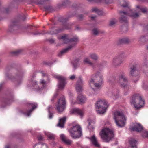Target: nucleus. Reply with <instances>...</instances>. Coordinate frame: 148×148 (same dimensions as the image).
Instances as JSON below:
<instances>
[{"mask_svg": "<svg viewBox=\"0 0 148 148\" xmlns=\"http://www.w3.org/2000/svg\"><path fill=\"white\" fill-rule=\"evenodd\" d=\"M22 51L21 50H18L17 51H13L12 53L15 56H17L20 54L21 52Z\"/></svg>", "mask_w": 148, "mask_h": 148, "instance_id": "obj_32", "label": "nucleus"}, {"mask_svg": "<svg viewBox=\"0 0 148 148\" xmlns=\"http://www.w3.org/2000/svg\"><path fill=\"white\" fill-rule=\"evenodd\" d=\"M60 138L66 144L70 145L72 143V141L67 138L64 134H62L60 136Z\"/></svg>", "mask_w": 148, "mask_h": 148, "instance_id": "obj_17", "label": "nucleus"}, {"mask_svg": "<svg viewBox=\"0 0 148 148\" xmlns=\"http://www.w3.org/2000/svg\"><path fill=\"white\" fill-rule=\"evenodd\" d=\"M101 138L106 142L110 141L114 137L113 131L108 128L103 129L99 133Z\"/></svg>", "mask_w": 148, "mask_h": 148, "instance_id": "obj_3", "label": "nucleus"}, {"mask_svg": "<svg viewBox=\"0 0 148 148\" xmlns=\"http://www.w3.org/2000/svg\"><path fill=\"white\" fill-rule=\"evenodd\" d=\"M148 63V60H147L146 58H144L143 60V64L144 65L146 66Z\"/></svg>", "mask_w": 148, "mask_h": 148, "instance_id": "obj_47", "label": "nucleus"}, {"mask_svg": "<svg viewBox=\"0 0 148 148\" xmlns=\"http://www.w3.org/2000/svg\"><path fill=\"white\" fill-rule=\"evenodd\" d=\"M77 17L78 19L80 21L83 20V18H84L82 14H80L78 15L77 16Z\"/></svg>", "mask_w": 148, "mask_h": 148, "instance_id": "obj_45", "label": "nucleus"}, {"mask_svg": "<svg viewBox=\"0 0 148 148\" xmlns=\"http://www.w3.org/2000/svg\"><path fill=\"white\" fill-rule=\"evenodd\" d=\"M136 8L139 9L143 13H145L147 11V10L146 8L143 7L139 6H137Z\"/></svg>", "mask_w": 148, "mask_h": 148, "instance_id": "obj_28", "label": "nucleus"}, {"mask_svg": "<svg viewBox=\"0 0 148 148\" xmlns=\"http://www.w3.org/2000/svg\"><path fill=\"white\" fill-rule=\"evenodd\" d=\"M44 9L46 11H51L53 10V9L52 7L49 5L45 6Z\"/></svg>", "mask_w": 148, "mask_h": 148, "instance_id": "obj_33", "label": "nucleus"}, {"mask_svg": "<svg viewBox=\"0 0 148 148\" xmlns=\"http://www.w3.org/2000/svg\"><path fill=\"white\" fill-rule=\"evenodd\" d=\"M78 65H79V64H78V63H74L73 64V66H74V67L75 68H76L77 66H78Z\"/></svg>", "mask_w": 148, "mask_h": 148, "instance_id": "obj_53", "label": "nucleus"}, {"mask_svg": "<svg viewBox=\"0 0 148 148\" xmlns=\"http://www.w3.org/2000/svg\"><path fill=\"white\" fill-rule=\"evenodd\" d=\"M119 14L121 15L119 18V22L121 23H126L127 22V21L125 16L127 15L130 16L134 18L138 17L139 16V14L137 13H134L130 10V12L127 11V12H123L120 11Z\"/></svg>", "mask_w": 148, "mask_h": 148, "instance_id": "obj_5", "label": "nucleus"}, {"mask_svg": "<svg viewBox=\"0 0 148 148\" xmlns=\"http://www.w3.org/2000/svg\"><path fill=\"white\" fill-rule=\"evenodd\" d=\"M79 59H78L77 60V62H78L79 61Z\"/></svg>", "mask_w": 148, "mask_h": 148, "instance_id": "obj_62", "label": "nucleus"}, {"mask_svg": "<svg viewBox=\"0 0 148 148\" xmlns=\"http://www.w3.org/2000/svg\"><path fill=\"white\" fill-rule=\"evenodd\" d=\"M92 144L96 147L99 148L100 147V145L99 143L97 138L95 135H93L91 137L89 138Z\"/></svg>", "mask_w": 148, "mask_h": 148, "instance_id": "obj_13", "label": "nucleus"}, {"mask_svg": "<svg viewBox=\"0 0 148 148\" xmlns=\"http://www.w3.org/2000/svg\"><path fill=\"white\" fill-rule=\"evenodd\" d=\"M58 94H57V93H56V94L54 95V97H55V98H56V97L57 96H58Z\"/></svg>", "mask_w": 148, "mask_h": 148, "instance_id": "obj_58", "label": "nucleus"}, {"mask_svg": "<svg viewBox=\"0 0 148 148\" xmlns=\"http://www.w3.org/2000/svg\"><path fill=\"white\" fill-rule=\"evenodd\" d=\"M28 105L30 107H32V109L27 111V115L29 116L30 115V114L33 110L37 107V105H35L32 103H28Z\"/></svg>", "mask_w": 148, "mask_h": 148, "instance_id": "obj_22", "label": "nucleus"}, {"mask_svg": "<svg viewBox=\"0 0 148 148\" xmlns=\"http://www.w3.org/2000/svg\"><path fill=\"white\" fill-rule=\"evenodd\" d=\"M46 41L49 42L50 44H53L54 43L55 40L53 39H48L46 40Z\"/></svg>", "mask_w": 148, "mask_h": 148, "instance_id": "obj_41", "label": "nucleus"}, {"mask_svg": "<svg viewBox=\"0 0 148 148\" xmlns=\"http://www.w3.org/2000/svg\"><path fill=\"white\" fill-rule=\"evenodd\" d=\"M105 63V62H101L99 64V65L98 66V67L100 70L101 69L103 68L104 66V65Z\"/></svg>", "mask_w": 148, "mask_h": 148, "instance_id": "obj_39", "label": "nucleus"}, {"mask_svg": "<svg viewBox=\"0 0 148 148\" xmlns=\"http://www.w3.org/2000/svg\"><path fill=\"white\" fill-rule=\"evenodd\" d=\"M144 101L142 99L140 95L136 94L132 97L131 103L133 104L135 108L139 109L143 107L144 104Z\"/></svg>", "mask_w": 148, "mask_h": 148, "instance_id": "obj_2", "label": "nucleus"}, {"mask_svg": "<svg viewBox=\"0 0 148 148\" xmlns=\"http://www.w3.org/2000/svg\"><path fill=\"white\" fill-rule=\"evenodd\" d=\"M123 60L120 55H118L114 58L112 60V64L115 67L119 66L123 63Z\"/></svg>", "mask_w": 148, "mask_h": 148, "instance_id": "obj_12", "label": "nucleus"}, {"mask_svg": "<svg viewBox=\"0 0 148 148\" xmlns=\"http://www.w3.org/2000/svg\"><path fill=\"white\" fill-rule=\"evenodd\" d=\"M131 42V40L127 38H120L117 41L118 45L122 44H128Z\"/></svg>", "mask_w": 148, "mask_h": 148, "instance_id": "obj_15", "label": "nucleus"}, {"mask_svg": "<svg viewBox=\"0 0 148 148\" xmlns=\"http://www.w3.org/2000/svg\"><path fill=\"white\" fill-rule=\"evenodd\" d=\"M66 105V102L64 97L62 96L58 100L56 105V109L59 112H61L64 110Z\"/></svg>", "mask_w": 148, "mask_h": 148, "instance_id": "obj_8", "label": "nucleus"}, {"mask_svg": "<svg viewBox=\"0 0 148 148\" xmlns=\"http://www.w3.org/2000/svg\"><path fill=\"white\" fill-rule=\"evenodd\" d=\"M40 84H42L43 86H44V85L46 84V82L44 81V80H42L40 82Z\"/></svg>", "mask_w": 148, "mask_h": 148, "instance_id": "obj_51", "label": "nucleus"}, {"mask_svg": "<svg viewBox=\"0 0 148 148\" xmlns=\"http://www.w3.org/2000/svg\"><path fill=\"white\" fill-rule=\"evenodd\" d=\"M71 114L73 113L77 114L81 116H82L83 115V112L81 110L77 108L72 110L71 111Z\"/></svg>", "mask_w": 148, "mask_h": 148, "instance_id": "obj_20", "label": "nucleus"}, {"mask_svg": "<svg viewBox=\"0 0 148 148\" xmlns=\"http://www.w3.org/2000/svg\"><path fill=\"white\" fill-rule=\"evenodd\" d=\"M83 85L82 80L80 78H79L77 82L76 86H83Z\"/></svg>", "mask_w": 148, "mask_h": 148, "instance_id": "obj_30", "label": "nucleus"}, {"mask_svg": "<svg viewBox=\"0 0 148 148\" xmlns=\"http://www.w3.org/2000/svg\"><path fill=\"white\" fill-rule=\"evenodd\" d=\"M130 146L128 148H137L136 146V141L134 139H131L129 141Z\"/></svg>", "mask_w": 148, "mask_h": 148, "instance_id": "obj_18", "label": "nucleus"}, {"mask_svg": "<svg viewBox=\"0 0 148 148\" xmlns=\"http://www.w3.org/2000/svg\"><path fill=\"white\" fill-rule=\"evenodd\" d=\"M96 110L99 114H103L105 113L108 106V102L105 100H100L95 104Z\"/></svg>", "mask_w": 148, "mask_h": 148, "instance_id": "obj_4", "label": "nucleus"}, {"mask_svg": "<svg viewBox=\"0 0 148 148\" xmlns=\"http://www.w3.org/2000/svg\"><path fill=\"white\" fill-rule=\"evenodd\" d=\"M82 87L83 86H76V89L77 91L78 92H82L83 90Z\"/></svg>", "mask_w": 148, "mask_h": 148, "instance_id": "obj_35", "label": "nucleus"}, {"mask_svg": "<svg viewBox=\"0 0 148 148\" xmlns=\"http://www.w3.org/2000/svg\"><path fill=\"white\" fill-rule=\"evenodd\" d=\"M96 16H91V18L92 20H94L95 18H96Z\"/></svg>", "mask_w": 148, "mask_h": 148, "instance_id": "obj_56", "label": "nucleus"}, {"mask_svg": "<svg viewBox=\"0 0 148 148\" xmlns=\"http://www.w3.org/2000/svg\"><path fill=\"white\" fill-rule=\"evenodd\" d=\"M34 148H48V147L47 145L45 144L38 143L34 146Z\"/></svg>", "mask_w": 148, "mask_h": 148, "instance_id": "obj_23", "label": "nucleus"}, {"mask_svg": "<svg viewBox=\"0 0 148 148\" xmlns=\"http://www.w3.org/2000/svg\"><path fill=\"white\" fill-rule=\"evenodd\" d=\"M147 49H148V46H147Z\"/></svg>", "mask_w": 148, "mask_h": 148, "instance_id": "obj_63", "label": "nucleus"}, {"mask_svg": "<svg viewBox=\"0 0 148 148\" xmlns=\"http://www.w3.org/2000/svg\"><path fill=\"white\" fill-rule=\"evenodd\" d=\"M59 148H62V147H59Z\"/></svg>", "mask_w": 148, "mask_h": 148, "instance_id": "obj_64", "label": "nucleus"}, {"mask_svg": "<svg viewBox=\"0 0 148 148\" xmlns=\"http://www.w3.org/2000/svg\"><path fill=\"white\" fill-rule=\"evenodd\" d=\"M117 22V20L115 18L112 19L110 22L109 25L110 26H112L115 25Z\"/></svg>", "mask_w": 148, "mask_h": 148, "instance_id": "obj_31", "label": "nucleus"}, {"mask_svg": "<svg viewBox=\"0 0 148 148\" xmlns=\"http://www.w3.org/2000/svg\"><path fill=\"white\" fill-rule=\"evenodd\" d=\"M69 132L71 136L75 138H79L82 135L81 127L78 125H76L71 127L70 129Z\"/></svg>", "mask_w": 148, "mask_h": 148, "instance_id": "obj_7", "label": "nucleus"}, {"mask_svg": "<svg viewBox=\"0 0 148 148\" xmlns=\"http://www.w3.org/2000/svg\"><path fill=\"white\" fill-rule=\"evenodd\" d=\"M75 78V76L74 75L71 76L70 77V79L71 80H73Z\"/></svg>", "mask_w": 148, "mask_h": 148, "instance_id": "obj_52", "label": "nucleus"}, {"mask_svg": "<svg viewBox=\"0 0 148 148\" xmlns=\"http://www.w3.org/2000/svg\"><path fill=\"white\" fill-rule=\"evenodd\" d=\"M96 78H97L96 80L98 82H99V83H95V81L94 80L92 79H91L90 82V86L92 88V85L94 84L95 87L96 89H100L101 88V85L103 83V76L102 75H96Z\"/></svg>", "mask_w": 148, "mask_h": 148, "instance_id": "obj_10", "label": "nucleus"}, {"mask_svg": "<svg viewBox=\"0 0 148 148\" xmlns=\"http://www.w3.org/2000/svg\"><path fill=\"white\" fill-rule=\"evenodd\" d=\"M101 2H103L106 4H110L112 2V0H101Z\"/></svg>", "mask_w": 148, "mask_h": 148, "instance_id": "obj_38", "label": "nucleus"}, {"mask_svg": "<svg viewBox=\"0 0 148 148\" xmlns=\"http://www.w3.org/2000/svg\"><path fill=\"white\" fill-rule=\"evenodd\" d=\"M121 29H122L123 32L126 31L127 30V27L126 26H121Z\"/></svg>", "mask_w": 148, "mask_h": 148, "instance_id": "obj_49", "label": "nucleus"}, {"mask_svg": "<svg viewBox=\"0 0 148 148\" xmlns=\"http://www.w3.org/2000/svg\"><path fill=\"white\" fill-rule=\"evenodd\" d=\"M15 73L16 75V78L19 80H20L23 77L22 73L20 71L16 70Z\"/></svg>", "mask_w": 148, "mask_h": 148, "instance_id": "obj_24", "label": "nucleus"}, {"mask_svg": "<svg viewBox=\"0 0 148 148\" xmlns=\"http://www.w3.org/2000/svg\"><path fill=\"white\" fill-rule=\"evenodd\" d=\"M145 136L146 137H148V132H144Z\"/></svg>", "mask_w": 148, "mask_h": 148, "instance_id": "obj_54", "label": "nucleus"}, {"mask_svg": "<svg viewBox=\"0 0 148 148\" xmlns=\"http://www.w3.org/2000/svg\"><path fill=\"white\" fill-rule=\"evenodd\" d=\"M123 3L122 4H121V6L123 7L127 8L129 10V11H128L129 12H130V11L131 10H130V8H129V7H128V5L127 3L124 1H123Z\"/></svg>", "mask_w": 148, "mask_h": 148, "instance_id": "obj_37", "label": "nucleus"}, {"mask_svg": "<svg viewBox=\"0 0 148 148\" xmlns=\"http://www.w3.org/2000/svg\"><path fill=\"white\" fill-rule=\"evenodd\" d=\"M39 34V33H34V35H36V34Z\"/></svg>", "mask_w": 148, "mask_h": 148, "instance_id": "obj_61", "label": "nucleus"}, {"mask_svg": "<svg viewBox=\"0 0 148 148\" xmlns=\"http://www.w3.org/2000/svg\"><path fill=\"white\" fill-rule=\"evenodd\" d=\"M5 148H10V146L9 145H7L6 146Z\"/></svg>", "mask_w": 148, "mask_h": 148, "instance_id": "obj_57", "label": "nucleus"}, {"mask_svg": "<svg viewBox=\"0 0 148 148\" xmlns=\"http://www.w3.org/2000/svg\"><path fill=\"white\" fill-rule=\"evenodd\" d=\"M92 11L93 12H95L97 13L99 15H101L102 13L100 12L97 8H94L92 9Z\"/></svg>", "mask_w": 148, "mask_h": 148, "instance_id": "obj_34", "label": "nucleus"}, {"mask_svg": "<svg viewBox=\"0 0 148 148\" xmlns=\"http://www.w3.org/2000/svg\"><path fill=\"white\" fill-rule=\"evenodd\" d=\"M10 7L5 8L3 10V11H4L5 13H8L10 11Z\"/></svg>", "mask_w": 148, "mask_h": 148, "instance_id": "obj_36", "label": "nucleus"}, {"mask_svg": "<svg viewBox=\"0 0 148 148\" xmlns=\"http://www.w3.org/2000/svg\"><path fill=\"white\" fill-rule=\"evenodd\" d=\"M52 116H53V114L52 113H50L49 114V117L50 118H51L52 117Z\"/></svg>", "mask_w": 148, "mask_h": 148, "instance_id": "obj_55", "label": "nucleus"}, {"mask_svg": "<svg viewBox=\"0 0 148 148\" xmlns=\"http://www.w3.org/2000/svg\"><path fill=\"white\" fill-rule=\"evenodd\" d=\"M137 68L138 64L136 63L133 64L130 66V74L133 77V80L135 83L136 81L134 78H136V81L138 80V78Z\"/></svg>", "mask_w": 148, "mask_h": 148, "instance_id": "obj_9", "label": "nucleus"}, {"mask_svg": "<svg viewBox=\"0 0 148 148\" xmlns=\"http://www.w3.org/2000/svg\"><path fill=\"white\" fill-rule=\"evenodd\" d=\"M93 34L94 35H97L99 33V31L97 28H94L92 30Z\"/></svg>", "mask_w": 148, "mask_h": 148, "instance_id": "obj_29", "label": "nucleus"}, {"mask_svg": "<svg viewBox=\"0 0 148 148\" xmlns=\"http://www.w3.org/2000/svg\"><path fill=\"white\" fill-rule=\"evenodd\" d=\"M84 63L88 64L92 66L93 64V63L91 62L88 58H86L84 60Z\"/></svg>", "mask_w": 148, "mask_h": 148, "instance_id": "obj_27", "label": "nucleus"}, {"mask_svg": "<svg viewBox=\"0 0 148 148\" xmlns=\"http://www.w3.org/2000/svg\"><path fill=\"white\" fill-rule=\"evenodd\" d=\"M19 18L21 20L23 21L26 18V17L25 15L22 14L20 16Z\"/></svg>", "mask_w": 148, "mask_h": 148, "instance_id": "obj_43", "label": "nucleus"}, {"mask_svg": "<svg viewBox=\"0 0 148 148\" xmlns=\"http://www.w3.org/2000/svg\"><path fill=\"white\" fill-rule=\"evenodd\" d=\"M86 100L85 98L82 95H79L77 98V101L79 103H83Z\"/></svg>", "mask_w": 148, "mask_h": 148, "instance_id": "obj_21", "label": "nucleus"}, {"mask_svg": "<svg viewBox=\"0 0 148 148\" xmlns=\"http://www.w3.org/2000/svg\"><path fill=\"white\" fill-rule=\"evenodd\" d=\"M88 121V125L89 126L90 125V121L89 120Z\"/></svg>", "mask_w": 148, "mask_h": 148, "instance_id": "obj_60", "label": "nucleus"}, {"mask_svg": "<svg viewBox=\"0 0 148 148\" xmlns=\"http://www.w3.org/2000/svg\"><path fill=\"white\" fill-rule=\"evenodd\" d=\"M54 77L57 79L59 82L58 87L60 89L64 88L65 84H66V79L63 76L59 75H54Z\"/></svg>", "mask_w": 148, "mask_h": 148, "instance_id": "obj_11", "label": "nucleus"}, {"mask_svg": "<svg viewBox=\"0 0 148 148\" xmlns=\"http://www.w3.org/2000/svg\"><path fill=\"white\" fill-rule=\"evenodd\" d=\"M59 39H61L62 40V41L64 44H67L69 43H71L73 42V43L69 46L67 48L64 49L61 51L60 54L61 55L66 53L69 51L71 50L76 45V42L78 41V39L77 38H74L69 39L68 35L66 34H64L62 36L61 38L58 37Z\"/></svg>", "mask_w": 148, "mask_h": 148, "instance_id": "obj_1", "label": "nucleus"}, {"mask_svg": "<svg viewBox=\"0 0 148 148\" xmlns=\"http://www.w3.org/2000/svg\"><path fill=\"white\" fill-rule=\"evenodd\" d=\"M37 138L38 140H42L43 139V138L42 136L41 135H39L38 136Z\"/></svg>", "mask_w": 148, "mask_h": 148, "instance_id": "obj_50", "label": "nucleus"}, {"mask_svg": "<svg viewBox=\"0 0 148 148\" xmlns=\"http://www.w3.org/2000/svg\"><path fill=\"white\" fill-rule=\"evenodd\" d=\"M66 118L65 117H64L60 119L57 126L63 128L64 127V124L66 121Z\"/></svg>", "mask_w": 148, "mask_h": 148, "instance_id": "obj_19", "label": "nucleus"}, {"mask_svg": "<svg viewBox=\"0 0 148 148\" xmlns=\"http://www.w3.org/2000/svg\"><path fill=\"white\" fill-rule=\"evenodd\" d=\"M42 76L43 77L46 75V74L44 73H42Z\"/></svg>", "mask_w": 148, "mask_h": 148, "instance_id": "obj_59", "label": "nucleus"}, {"mask_svg": "<svg viewBox=\"0 0 148 148\" xmlns=\"http://www.w3.org/2000/svg\"><path fill=\"white\" fill-rule=\"evenodd\" d=\"M114 119L117 125L119 127H122L124 126L125 118L123 114L120 111H117L114 113Z\"/></svg>", "mask_w": 148, "mask_h": 148, "instance_id": "obj_6", "label": "nucleus"}, {"mask_svg": "<svg viewBox=\"0 0 148 148\" xmlns=\"http://www.w3.org/2000/svg\"><path fill=\"white\" fill-rule=\"evenodd\" d=\"M127 81L125 77L123 75H122L119 78V82L121 85L124 87H127L128 85L126 83Z\"/></svg>", "mask_w": 148, "mask_h": 148, "instance_id": "obj_14", "label": "nucleus"}, {"mask_svg": "<svg viewBox=\"0 0 148 148\" xmlns=\"http://www.w3.org/2000/svg\"><path fill=\"white\" fill-rule=\"evenodd\" d=\"M49 0H39L38 1V4H42L45 2L48 1Z\"/></svg>", "mask_w": 148, "mask_h": 148, "instance_id": "obj_40", "label": "nucleus"}, {"mask_svg": "<svg viewBox=\"0 0 148 148\" xmlns=\"http://www.w3.org/2000/svg\"><path fill=\"white\" fill-rule=\"evenodd\" d=\"M69 3V1L68 0H64L62 3L63 5L66 6Z\"/></svg>", "mask_w": 148, "mask_h": 148, "instance_id": "obj_44", "label": "nucleus"}, {"mask_svg": "<svg viewBox=\"0 0 148 148\" xmlns=\"http://www.w3.org/2000/svg\"><path fill=\"white\" fill-rule=\"evenodd\" d=\"M143 128V127L140 124L136 123L134 127L131 129V130L133 131L140 132L142 130Z\"/></svg>", "mask_w": 148, "mask_h": 148, "instance_id": "obj_16", "label": "nucleus"}, {"mask_svg": "<svg viewBox=\"0 0 148 148\" xmlns=\"http://www.w3.org/2000/svg\"><path fill=\"white\" fill-rule=\"evenodd\" d=\"M89 56L91 59L95 61H97L99 58V57L97 54L95 53L90 54Z\"/></svg>", "mask_w": 148, "mask_h": 148, "instance_id": "obj_25", "label": "nucleus"}, {"mask_svg": "<svg viewBox=\"0 0 148 148\" xmlns=\"http://www.w3.org/2000/svg\"><path fill=\"white\" fill-rule=\"evenodd\" d=\"M88 1L91 2H94L95 3L101 2V0H87Z\"/></svg>", "mask_w": 148, "mask_h": 148, "instance_id": "obj_48", "label": "nucleus"}, {"mask_svg": "<svg viewBox=\"0 0 148 148\" xmlns=\"http://www.w3.org/2000/svg\"><path fill=\"white\" fill-rule=\"evenodd\" d=\"M17 23V22L16 21H13L10 25V28L11 29H13L14 30L17 29L18 28V27L16 26Z\"/></svg>", "mask_w": 148, "mask_h": 148, "instance_id": "obj_26", "label": "nucleus"}, {"mask_svg": "<svg viewBox=\"0 0 148 148\" xmlns=\"http://www.w3.org/2000/svg\"><path fill=\"white\" fill-rule=\"evenodd\" d=\"M60 30H58L57 29H56L54 31H51L49 33L51 34H57L60 32Z\"/></svg>", "mask_w": 148, "mask_h": 148, "instance_id": "obj_42", "label": "nucleus"}, {"mask_svg": "<svg viewBox=\"0 0 148 148\" xmlns=\"http://www.w3.org/2000/svg\"><path fill=\"white\" fill-rule=\"evenodd\" d=\"M48 138L51 140L54 139L55 138V136L53 134H49L48 135Z\"/></svg>", "mask_w": 148, "mask_h": 148, "instance_id": "obj_46", "label": "nucleus"}]
</instances>
